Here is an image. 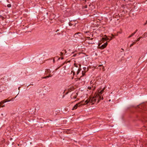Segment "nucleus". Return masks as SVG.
<instances>
[{
    "instance_id": "1",
    "label": "nucleus",
    "mask_w": 147,
    "mask_h": 147,
    "mask_svg": "<svg viewBox=\"0 0 147 147\" xmlns=\"http://www.w3.org/2000/svg\"><path fill=\"white\" fill-rule=\"evenodd\" d=\"M98 95L96 94L95 96L94 97H93L92 98H90V103L91 104V105H92L96 101V99H97L98 100V102L100 100V98H98H98H97Z\"/></svg>"
},
{
    "instance_id": "2",
    "label": "nucleus",
    "mask_w": 147,
    "mask_h": 147,
    "mask_svg": "<svg viewBox=\"0 0 147 147\" xmlns=\"http://www.w3.org/2000/svg\"><path fill=\"white\" fill-rule=\"evenodd\" d=\"M105 88L104 87L102 90H100V91L99 90L98 92V94H96L98 96L97 98H98H98H100V100H101L103 99V98L102 96V94L103 93V92L104 91V90L105 89Z\"/></svg>"
},
{
    "instance_id": "3",
    "label": "nucleus",
    "mask_w": 147,
    "mask_h": 147,
    "mask_svg": "<svg viewBox=\"0 0 147 147\" xmlns=\"http://www.w3.org/2000/svg\"><path fill=\"white\" fill-rule=\"evenodd\" d=\"M81 69H78V68L75 67H73L72 69L71 73H73V74H75L76 73V74H79L80 71Z\"/></svg>"
},
{
    "instance_id": "4",
    "label": "nucleus",
    "mask_w": 147,
    "mask_h": 147,
    "mask_svg": "<svg viewBox=\"0 0 147 147\" xmlns=\"http://www.w3.org/2000/svg\"><path fill=\"white\" fill-rule=\"evenodd\" d=\"M107 44V42L106 43L102 45L101 46H100V44H99L98 46L100 49H103L106 47Z\"/></svg>"
},
{
    "instance_id": "5",
    "label": "nucleus",
    "mask_w": 147,
    "mask_h": 147,
    "mask_svg": "<svg viewBox=\"0 0 147 147\" xmlns=\"http://www.w3.org/2000/svg\"><path fill=\"white\" fill-rule=\"evenodd\" d=\"M74 67H76V68H78V69H81L80 67L81 66V64H76V63H74Z\"/></svg>"
},
{
    "instance_id": "6",
    "label": "nucleus",
    "mask_w": 147,
    "mask_h": 147,
    "mask_svg": "<svg viewBox=\"0 0 147 147\" xmlns=\"http://www.w3.org/2000/svg\"><path fill=\"white\" fill-rule=\"evenodd\" d=\"M83 69L84 70L82 71V74H85L88 70V69L86 67H84Z\"/></svg>"
},
{
    "instance_id": "7",
    "label": "nucleus",
    "mask_w": 147,
    "mask_h": 147,
    "mask_svg": "<svg viewBox=\"0 0 147 147\" xmlns=\"http://www.w3.org/2000/svg\"><path fill=\"white\" fill-rule=\"evenodd\" d=\"M111 38L110 39H109V38L107 37V36H105L102 38V39L103 40H111L112 39V38L111 37H110Z\"/></svg>"
},
{
    "instance_id": "8",
    "label": "nucleus",
    "mask_w": 147,
    "mask_h": 147,
    "mask_svg": "<svg viewBox=\"0 0 147 147\" xmlns=\"http://www.w3.org/2000/svg\"><path fill=\"white\" fill-rule=\"evenodd\" d=\"M50 75L51 74H50L48 76H45V77H42V78H44V79H46V78H49L50 77H51L52 76L51 75Z\"/></svg>"
},
{
    "instance_id": "9",
    "label": "nucleus",
    "mask_w": 147,
    "mask_h": 147,
    "mask_svg": "<svg viewBox=\"0 0 147 147\" xmlns=\"http://www.w3.org/2000/svg\"><path fill=\"white\" fill-rule=\"evenodd\" d=\"M78 107V104H76L74 106L72 109V110L76 109Z\"/></svg>"
},
{
    "instance_id": "10",
    "label": "nucleus",
    "mask_w": 147,
    "mask_h": 147,
    "mask_svg": "<svg viewBox=\"0 0 147 147\" xmlns=\"http://www.w3.org/2000/svg\"><path fill=\"white\" fill-rule=\"evenodd\" d=\"M76 24H72L71 23H69V25L70 26H73V27L74 28L75 27V25Z\"/></svg>"
},
{
    "instance_id": "11",
    "label": "nucleus",
    "mask_w": 147,
    "mask_h": 147,
    "mask_svg": "<svg viewBox=\"0 0 147 147\" xmlns=\"http://www.w3.org/2000/svg\"><path fill=\"white\" fill-rule=\"evenodd\" d=\"M45 73H51V71L49 69H46L45 71Z\"/></svg>"
},
{
    "instance_id": "12",
    "label": "nucleus",
    "mask_w": 147,
    "mask_h": 147,
    "mask_svg": "<svg viewBox=\"0 0 147 147\" xmlns=\"http://www.w3.org/2000/svg\"><path fill=\"white\" fill-rule=\"evenodd\" d=\"M85 102L86 103V104H87L89 103H90V98H89L88 99L86 100L85 101Z\"/></svg>"
},
{
    "instance_id": "13",
    "label": "nucleus",
    "mask_w": 147,
    "mask_h": 147,
    "mask_svg": "<svg viewBox=\"0 0 147 147\" xmlns=\"http://www.w3.org/2000/svg\"><path fill=\"white\" fill-rule=\"evenodd\" d=\"M78 104V107H80L81 105H82L81 104V102H80L78 103L77 104Z\"/></svg>"
},
{
    "instance_id": "14",
    "label": "nucleus",
    "mask_w": 147,
    "mask_h": 147,
    "mask_svg": "<svg viewBox=\"0 0 147 147\" xmlns=\"http://www.w3.org/2000/svg\"><path fill=\"white\" fill-rule=\"evenodd\" d=\"M136 43V42H134L132 44H131L130 46V47H131L132 46L134 45Z\"/></svg>"
},
{
    "instance_id": "15",
    "label": "nucleus",
    "mask_w": 147,
    "mask_h": 147,
    "mask_svg": "<svg viewBox=\"0 0 147 147\" xmlns=\"http://www.w3.org/2000/svg\"><path fill=\"white\" fill-rule=\"evenodd\" d=\"M141 37H139V38H138L135 41V42H137V41H139L140 40V39L141 38Z\"/></svg>"
},
{
    "instance_id": "16",
    "label": "nucleus",
    "mask_w": 147,
    "mask_h": 147,
    "mask_svg": "<svg viewBox=\"0 0 147 147\" xmlns=\"http://www.w3.org/2000/svg\"><path fill=\"white\" fill-rule=\"evenodd\" d=\"M81 34V33L80 32H78V33L75 34L74 35V36L75 37L76 36L77 34Z\"/></svg>"
},
{
    "instance_id": "17",
    "label": "nucleus",
    "mask_w": 147,
    "mask_h": 147,
    "mask_svg": "<svg viewBox=\"0 0 147 147\" xmlns=\"http://www.w3.org/2000/svg\"><path fill=\"white\" fill-rule=\"evenodd\" d=\"M134 35V34H133L132 33L129 36H128V38H131V37H132Z\"/></svg>"
},
{
    "instance_id": "18",
    "label": "nucleus",
    "mask_w": 147,
    "mask_h": 147,
    "mask_svg": "<svg viewBox=\"0 0 147 147\" xmlns=\"http://www.w3.org/2000/svg\"><path fill=\"white\" fill-rule=\"evenodd\" d=\"M76 94L77 95V94ZM77 97V95H75L74 96H73V98H74V99H75Z\"/></svg>"
},
{
    "instance_id": "19",
    "label": "nucleus",
    "mask_w": 147,
    "mask_h": 147,
    "mask_svg": "<svg viewBox=\"0 0 147 147\" xmlns=\"http://www.w3.org/2000/svg\"><path fill=\"white\" fill-rule=\"evenodd\" d=\"M61 56L62 57L63 56V53L62 52H61L60 53Z\"/></svg>"
},
{
    "instance_id": "20",
    "label": "nucleus",
    "mask_w": 147,
    "mask_h": 147,
    "mask_svg": "<svg viewBox=\"0 0 147 147\" xmlns=\"http://www.w3.org/2000/svg\"><path fill=\"white\" fill-rule=\"evenodd\" d=\"M146 35H147V33L146 32L143 35V36H144L143 37H145V36H146Z\"/></svg>"
},
{
    "instance_id": "21",
    "label": "nucleus",
    "mask_w": 147,
    "mask_h": 147,
    "mask_svg": "<svg viewBox=\"0 0 147 147\" xmlns=\"http://www.w3.org/2000/svg\"><path fill=\"white\" fill-rule=\"evenodd\" d=\"M7 7H11V5L10 4H8L7 5Z\"/></svg>"
},
{
    "instance_id": "22",
    "label": "nucleus",
    "mask_w": 147,
    "mask_h": 147,
    "mask_svg": "<svg viewBox=\"0 0 147 147\" xmlns=\"http://www.w3.org/2000/svg\"><path fill=\"white\" fill-rule=\"evenodd\" d=\"M101 66H102V67H102V69L103 68V67L102 66V65H100L99 66H98V67H101Z\"/></svg>"
},
{
    "instance_id": "23",
    "label": "nucleus",
    "mask_w": 147,
    "mask_h": 147,
    "mask_svg": "<svg viewBox=\"0 0 147 147\" xmlns=\"http://www.w3.org/2000/svg\"><path fill=\"white\" fill-rule=\"evenodd\" d=\"M63 51L65 52V53H66L67 52V51L65 50H63Z\"/></svg>"
},
{
    "instance_id": "24",
    "label": "nucleus",
    "mask_w": 147,
    "mask_h": 147,
    "mask_svg": "<svg viewBox=\"0 0 147 147\" xmlns=\"http://www.w3.org/2000/svg\"><path fill=\"white\" fill-rule=\"evenodd\" d=\"M147 24V21H146V23H145L144 24V26H145Z\"/></svg>"
},
{
    "instance_id": "25",
    "label": "nucleus",
    "mask_w": 147,
    "mask_h": 147,
    "mask_svg": "<svg viewBox=\"0 0 147 147\" xmlns=\"http://www.w3.org/2000/svg\"><path fill=\"white\" fill-rule=\"evenodd\" d=\"M60 58H61V59H63V57H61V58H59L58 59V60H59L60 59Z\"/></svg>"
},
{
    "instance_id": "26",
    "label": "nucleus",
    "mask_w": 147,
    "mask_h": 147,
    "mask_svg": "<svg viewBox=\"0 0 147 147\" xmlns=\"http://www.w3.org/2000/svg\"><path fill=\"white\" fill-rule=\"evenodd\" d=\"M111 36H111V37L112 38L114 36V35H113V34H111Z\"/></svg>"
},
{
    "instance_id": "27",
    "label": "nucleus",
    "mask_w": 147,
    "mask_h": 147,
    "mask_svg": "<svg viewBox=\"0 0 147 147\" xmlns=\"http://www.w3.org/2000/svg\"><path fill=\"white\" fill-rule=\"evenodd\" d=\"M88 88L90 90V89H91V87H88Z\"/></svg>"
},
{
    "instance_id": "28",
    "label": "nucleus",
    "mask_w": 147,
    "mask_h": 147,
    "mask_svg": "<svg viewBox=\"0 0 147 147\" xmlns=\"http://www.w3.org/2000/svg\"><path fill=\"white\" fill-rule=\"evenodd\" d=\"M87 5H85L84 6V8H87Z\"/></svg>"
},
{
    "instance_id": "29",
    "label": "nucleus",
    "mask_w": 147,
    "mask_h": 147,
    "mask_svg": "<svg viewBox=\"0 0 147 147\" xmlns=\"http://www.w3.org/2000/svg\"><path fill=\"white\" fill-rule=\"evenodd\" d=\"M76 55V54H75L73 56L74 57H75Z\"/></svg>"
},
{
    "instance_id": "30",
    "label": "nucleus",
    "mask_w": 147,
    "mask_h": 147,
    "mask_svg": "<svg viewBox=\"0 0 147 147\" xmlns=\"http://www.w3.org/2000/svg\"><path fill=\"white\" fill-rule=\"evenodd\" d=\"M53 62L54 63L55 62V59H53Z\"/></svg>"
},
{
    "instance_id": "31",
    "label": "nucleus",
    "mask_w": 147,
    "mask_h": 147,
    "mask_svg": "<svg viewBox=\"0 0 147 147\" xmlns=\"http://www.w3.org/2000/svg\"><path fill=\"white\" fill-rule=\"evenodd\" d=\"M136 33V32H134L132 33L133 34H134V35Z\"/></svg>"
},
{
    "instance_id": "32",
    "label": "nucleus",
    "mask_w": 147,
    "mask_h": 147,
    "mask_svg": "<svg viewBox=\"0 0 147 147\" xmlns=\"http://www.w3.org/2000/svg\"><path fill=\"white\" fill-rule=\"evenodd\" d=\"M138 31V30L136 29V31H135V32H137V31Z\"/></svg>"
},
{
    "instance_id": "33",
    "label": "nucleus",
    "mask_w": 147,
    "mask_h": 147,
    "mask_svg": "<svg viewBox=\"0 0 147 147\" xmlns=\"http://www.w3.org/2000/svg\"><path fill=\"white\" fill-rule=\"evenodd\" d=\"M59 31V30L58 29V30H57L56 32H57V31Z\"/></svg>"
},
{
    "instance_id": "34",
    "label": "nucleus",
    "mask_w": 147,
    "mask_h": 147,
    "mask_svg": "<svg viewBox=\"0 0 147 147\" xmlns=\"http://www.w3.org/2000/svg\"><path fill=\"white\" fill-rule=\"evenodd\" d=\"M84 74H82V75H83V76H84Z\"/></svg>"
},
{
    "instance_id": "35",
    "label": "nucleus",
    "mask_w": 147,
    "mask_h": 147,
    "mask_svg": "<svg viewBox=\"0 0 147 147\" xmlns=\"http://www.w3.org/2000/svg\"><path fill=\"white\" fill-rule=\"evenodd\" d=\"M121 49L122 50H123V49Z\"/></svg>"
},
{
    "instance_id": "36",
    "label": "nucleus",
    "mask_w": 147,
    "mask_h": 147,
    "mask_svg": "<svg viewBox=\"0 0 147 147\" xmlns=\"http://www.w3.org/2000/svg\"><path fill=\"white\" fill-rule=\"evenodd\" d=\"M74 53V52H72V53Z\"/></svg>"
},
{
    "instance_id": "37",
    "label": "nucleus",
    "mask_w": 147,
    "mask_h": 147,
    "mask_svg": "<svg viewBox=\"0 0 147 147\" xmlns=\"http://www.w3.org/2000/svg\"><path fill=\"white\" fill-rule=\"evenodd\" d=\"M85 1L86 2V0H85Z\"/></svg>"
},
{
    "instance_id": "38",
    "label": "nucleus",
    "mask_w": 147,
    "mask_h": 147,
    "mask_svg": "<svg viewBox=\"0 0 147 147\" xmlns=\"http://www.w3.org/2000/svg\"><path fill=\"white\" fill-rule=\"evenodd\" d=\"M92 39H93V38H91V40H92Z\"/></svg>"
},
{
    "instance_id": "39",
    "label": "nucleus",
    "mask_w": 147,
    "mask_h": 147,
    "mask_svg": "<svg viewBox=\"0 0 147 147\" xmlns=\"http://www.w3.org/2000/svg\"><path fill=\"white\" fill-rule=\"evenodd\" d=\"M146 21H147V20Z\"/></svg>"
}]
</instances>
